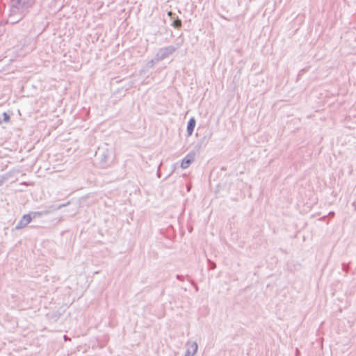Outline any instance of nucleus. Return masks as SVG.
<instances>
[{
  "label": "nucleus",
  "mask_w": 356,
  "mask_h": 356,
  "mask_svg": "<svg viewBox=\"0 0 356 356\" xmlns=\"http://www.w3.org/2000/svg\"><path fill=\"white\" fill-rule=\"evenodd\" d=\"M193 161V156L188 154L181 161V166L182 168H187Z\"/></svg>",
  "instance_id": "1"
},
{
  "label": "nucleus",
  "mask_w": 356,
  "mask_h": 356,
  "mask_svg": "<svg viewBox=\"0 0 356 356\" xmlns=\"http://www.w3.org/2000/svg\"><path fill=\"white\" fill-rule=\"evenodd\" d=\"M195 126V120L194 118H191L189 120L188 127H187V131H188L189 136H191L193 134Z\"/></svg>",
  "instance_id": "2"
},
{
  "label": "nucleus",
  "mask_w": 356,
  "mask_h": 356,
  "mask_svg": "<svg viewBox=\"0 0 356 356\" xmlns=\"http://www.w3.org/2000/svg\"><path fill=\"white\" fill-rule=\"evenodd\" d=\"M175 24L177 26H181V21H180V20L175 21Z\"/></svg>",
  "instance_id": "3"
},
{
  "label": "nucleus",
  "mask_w": 356,
  "mask_h": 356,
  "mask_svg": "<svg viewBox=\"0 0 356 356\" xmlns=\"http://www.w3.org/2000/svg\"><path fill=\"white\" fill-rule=\"evenodd\" d=\"M192 348L193 349V351L195 352L197 350V346L195 343L192 345Z\"/></svg>",
  "instance_id": "4"
},
{
  "label": "nucleus",
  "mask_w": 356,
  "mask_h": 356,
  "mask_svg": "<svg viewBox=\"0 0 356 356\" xmlns=\"http://www.w3.org/2000/svg\"><path fill=\"white\" fill-rule=\"evenodd\" d=\"M24 219H26V220L29 222L31 221V218L29 216H24Z\"/></svg>",
  "instance_id": "5"
},
{
  "label": "nucleus",
  "mask_w": 356,
  "mask_h": 356,
  "mask_svg": "<svg viewBox=\"0 0 356 356\" xmlns=\"http://www.w3.org/2000/svg\"><path fill=\"white\" fill-rule=\"evenodd\" d=\"M334 213L333 211H331V212H330V213H329V214H328V215H329L330 216H334Z\"/></svg>",
  "instance_id": "6"
},
{
  "label": "nucleus",
  "mask_w": 356,
  "mask_h": 356,
  "mask_svg": "<svg viewBox=\"0 0 356 356\" xmlns=\"http://www.w3.org/2000/svg\"><path fill=\"white\" fill-rule=\"evenodd\" d=\"M186 356H189V355H186Z\"/></svg>",
  "instance_id": "7"
}]
</instances>
